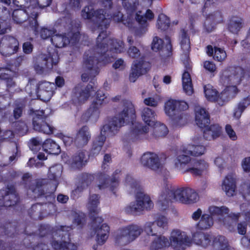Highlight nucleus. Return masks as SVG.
Returning a JSON list of instances; mask_svg holds the SVG:
<instances>
[{"label":"nucleus","instance_id":"nucleus-12","mask_svg":"<svg viewBox=\"0 0 250 250\" xmlns=\"http://www.w3.org/2000/svg\"><path fill=\"white\" fill-rule=\"evenodd\" d=\"M81 25L80 23H70L69 30L64 34H55L51 38L52 43L57 48H62L67 45L74 46L81 38Z\"/></svg>","mask_w":250,"mask_h":250},{"label":"nucleus","instance_id":"nucleus-24","mask_svg":"<svg viewBox=\"0 0 250 250\" xmlns=\"http://www.w3.org/2000/svg\"><path fill=\"white\" fill-rule=\"evenodd\" d=\"M99 223L98 220L95 223H93L91 220V226L95 233H96V241L98 244L103 245L109 237L110 227L106 224L104 223L99 227Z\"/></svg>","mask_w":250,"mask_h":250},{"label":"nucleus","instance_id":"nucleus-28","mask_svg":"<svg viewBox=\"0 0 250 250\" xmlns=\"http://www.w3.org/2000/svg\"><path fill=\"white\" fill-rule=\"evenodd\" d=\"M190 165L191 167L187 168L185 172H189L194 176L202 175L208 167V163L204 160L193 159Z\"/></svg>","mask_w":250,"mask_h":250},{"label":"nucleus","instance_id":"nucleus-2","mask_svg":"<svg viewBox=\"0 0 250 250\" xmlns=\"http://www.w3.org/2000/svg\"><path fill=\"white\" fill-rule=\"evenodd\" d=\"M123 110L116 116L111 118L107 124L103 126L100 134L93 142L89 151V157H96L99 154L106 140V135H114L122 126L130 122L133 125L134 120L136 118L134 105L127 100H123Z\"/></svg>","mask_w":250,"mask_h":250},{"label":"nucleus","instance_id":"nucleus-14","mask_svg":"<svg viewBox=\"0 0 250 250\" xmlns=\"http://www.w3.org/2000/svg\"><path fill=\"white\" fill-rule=\"evenodd\" d=\"M143 231L141 226L132 224L119 229L115 238L117 246H125L135 240Z\"/></svg>","mask_w":250,"mask_h":250},{"label":"nucleus","instance_id":"nucleus-56","mask_svg":"<svg viewBox=\"0 0 250 250\" xmlns=\"http://www.w3.org/2000/svg\"><path fill=\"white\" fill-rule=\"evenodd\" d=\"M51 227L48 225L41 224L39 228V234L40 237H43L50 234Z\"/></svg>","mask_w":250,"mask_h":250},{"label":"nucleus","instance_id":"nucleus-20","mask_svg":"<svg viewBox=\"0 0 250 250\" xmlns=\"http://www.w3.org/2000/svg\"><path fill=\"white\" fill-rule=\"evenodd\" d=\"M19 41L10 36L3 37L0 40V53L5 57L17 53L19 49Z\"/></svg>","mask_w":250,"mask_h":250},{"label":"nucleus","instance_id":"nucleus-18","mask_svg":"<svg viewBox=\"0 0 250 250\" xmlns=\"http://www.w3.org/2000/svg\"><path fill=\"white\" fill-rule=\"evenodd\" d=\"M19 200V195L15 186L13 185H8L6 189L0 190V210L4 208L15 206Z\"/></svg>","mask_w":250,"mask_h":250},{"label":"nucleus","instance_id":"nucleus-26","mask_svg":"<svg viewBox=\"0 0 250 250\" xmlns=\"http://www.w3.org/2000/svg\"><path fill=\"white\" fill-rule=\"evenodd\" d=\"M99 199V195L96 194L90 195L89 198V216L90 219L92 220L93 224L95 223L97 220H98L99 223H102L104 221L102 217L97 216L100 211V208H98V206L100 203Z\"/></svg>","mask_w":250,"mask_h":250},{"label":"nucleus","instance_id":"nucleus-36","mask_svg":"<svg viewBox=\"0 0 250 250\" xmlns=\"http://www.w3.org/2000/svg\"><path fill=\"white\" fill-rule=\"evenodd\" d=\"M108 4V9L111 10L113 7L112 0H105ZM122 5L127 13L131 14L134 13L138 5V0H121Z\"/></svg>","mask_w":250,"mask_h":250},{"label":"nucleus","instance_id":"nucleus-47","mask_svg":"<svg viewBox=\"0 0 250 250\" xmlns=\"http://www.w3.org/2000/svg\"><path fill=\"white\" fill-rule=\"evenodd\" d=\"M170 24V21L167 16L163 13L159 15L157 21L158 29L162 31H166L169 28Z\"/></svg>","mask_w":250,"mask_h":250},{"label":"nucleus","instance_id":"nucleus-49","mask_svg":"<svg viewBox=\"0 0 250 250\" xmlns=\"http://www.w3.org/2000/svg\"><path fill=\"white\" fill-rule=\"evenodd\" d=\"M38 33L36 35L39 34L41 38L43 40H46L49 38H51L53 35L57 33V30L53 27L48 28L45 26L42 27L40 30L38 28Z\"/></svg>","mask_w":250,"mask_h":250},{"label":"nucleus","instance_id":"nucleus-57","mask_svg":"<svg viewBox=\"0 0 250 250\" xmlns=\"http://www.w3.org/2000/svg\"><path fill=\"white\" fill-rule=\"evenodd\" d=\"M24 107V104L21 103L16 104L13 111L14 117L15 119H18L21 116Z\"/></svg>","mask_w":250,"mask_h":250},{"label":"nucleus","instance_id":"nucleus-34","mask_svg":"<svg viewBox=\"0 0 250 250\" xmlns=\"http://www.w3.org/2000/svg\"><path fill=\"white\" fill-rule=\"evenodd\" d=\"M182 151L184 154L196 157L204 154L206 151V147L203 145L188 144L187 146H182Z\"/></svg>","mask_w":250,"mask_h":250},{"label":"nucleus","instance_id":"nucleus-52","mask_svg":"<svg viewBox=\"0 0 250 250\" xmlns=\"http://www.w3.org/2000/svg\"><path fill=\"white\" fill-rule=\"evenodd\" d=\"M227 57L226 51L219 47H214V54L213 59L214 60L218 62H222L225 60Z\"/></svg>","mask_w":250,"mask_h":250},{"label":"nucleus","instance_id":"nucleus-13","mask_svg":"<svg viewBox=\"0 0 250 250\" xmlns=\"http://www.w3.org/2000/svg\"><path fill=\"white\" fill-rule=\"evenodd\" d=\"M108 102L109 99L105 96L104 91L101 90H97L95 92L93 101L89 108L82 114V121L84 123L89 121L96 122L99 118L100 108Z\"/></svg>","mask_w":250,"mask_h":250},{"label":"nucleus","instance_id":"nucleus-60","mask_svg":"<svg viewBox=\"0 0 250 250\" xmlns=\"http://www.w3.org/2000/svg\"><path fill=\"white\" fill-rule=\"evenodd\" d=\"M31 176L29 173H25L21 178V183L26 189H30V183Z\"/></svg>","mask_w":250,"mask_h":250},{"label":"nucleus","instance_id":"nucleus-53","mask_svg":"<svg viewBox=\"0 0 250 250\" xmlns=\"http://www.w3.org/2000/svg\"><path fill=\"white\" fill-rule=\"evenodd\" d=\"M164 44V42L162 39L155 37L151 44V49L155 52H158L163 48Z\"/></svg>","mask_w":250,"mask_h":250},{"label":"nucleus","instance_id":"nucleus-40","mask_svg":"<svg viewBox=\"0 0 250 250\" xmlns=\"http://www.w3.org/2000/svg\"><path fill=\"white\" fill-rule=\"evenodd\" d=\"M212 246L218 250H234L229 246L226 237L222 235L213 239Z\"/></svg>","mask_w":250,"mask_h":250},{"label":"nucleus","instance_id":"nucleus-10","mask_svg":"<svg viewBox=\"0 0 250 250\" xmlns=\"http://www.w3.org/2000/svg\"><path fill=\"white\" fill-rule=\"evenodd\" d=\"M195 122L200 128H205L203 137L207 140H212L220 137L222 134L221 126L218 124H210V115L206 109L200 107L195 111Z\"/></svg>","mask_w":250,"mask_h":250},{"label":"nucleus","instance_id":"nucleus-61","mask_svg":"<svg viewBox=\"0 0 250 250\" xmlns=\"http://www.w3.org/2000/svg\"><path fill=\"white\" fill-rule=\"evenodd\" d=\"M127 53L132 58H136L140 56L139 49L134 46H130L128 49Z\"/></svg>","mask_w":250,"mask_h":250},{"label":"nucleus","instance_id":"nucleus-64","mask_svg":"<svg viewBox=\"0 0 250 250\" xmlns=\"http://www.w3.org/2000/svg\"><path fill=\"white\" fill-rule=\"evenodd\" d=\"M241 45L246 50H250V28L248 30L245 40L241 42Z\"/></svg>","mask_w":250,"mask_h":250},{"label":"nucleus","instance_id":"nucleus-41","mask_svg":"<svg viewBox=\"0 0 250 250\" xmlns=\"http://www.w3.org/2000/svg\"><path fill=\"white\" fill-rule=\"evenodd\" d=\"M59 56L58 52L54 51L52 54L50 52L47 55L43 57L44 66L46 68L53 67V65H56L59 62Z\"/></svg>","mask_w":250,"mask_h":250},{"label":"nucleus","instance_id":"nucleus-15","mask_svg":"<svg viewBox=\"0 0 250 250\" xmlns=\"http://www.w3.org/2000/svg\"><path fill=\"white\" fill-rule=\"evenodd\" d=\"M30 113L33 114L32 124L34 130L46 134H52L56 129L53 126L46 122L48 116L45 114L44 111L30 110Z\"/></svg>","mask_w":250,"mask_h":250},{"label":"nucleus","instance_id":"nucleus-44","mask_svg":"<svg viewBox=\"0 0 250 250\" xmlns=\"http://www.w3.org/2000/svg\"><path fill=\"white\" fill-rule=\"evenodd\" d=\"M208 212L210 215L213 216L224 217L226 215H228L229 210V208L226 206L217 207L211 206L209 207L208 209Z\"/></svg>","mask_w":250,"mask_h":250},{"label":"nucleus","instance_id":"nucleus-4","mask_svg":"<svg viewBox=\"0 0 250 250\" xmlns=\"http://www.w3.org/2000/svg\"><path fill=\"white\" fill-rule=\"evenodd\" d=\"M245 69L240 66H230L223 70L220 76V81L223 85H226L225 89L220 94L218 93L216 102L223 105L238 93L239 90L236 85L239 84L245 78H250V60L245 66Z\"/></svg>","mask_w":250,"mask_h":250},{"label":"nucleus","instance_id":"nucleus-19","mask_svg":"<svg viewBox=\"0 0 250 250\" xmlns=\"http://www.w3.org/2000/svg\"><path fill=\"white\" fill-rule=\"evenodd\" d=\"M140 11L136 13L135 19L138 26L133 27L134 34L135 36L138 37H142L147 31L149 23L147 21H151L154 17L153 13L149 9L146 10L144 15H140Z\"/></svg>","mask_w":250,"mask_h":250},{"label":"nucleus","instance_id":"nucleus-6","mask_svg":"<svg viewBox=\"0 0 250 250\" xmlns=\"http://www.w3.org/2000/svg\"><path fill=\"white\" fill-rule=\"evenodd\" d=\"M121 171L116 169L113 173L112 178H110L109 176L103 172H98L96 174H91L87 173H83L80 176V181L81 184L78 186L73 193L81 192L83 189L87 188L96 177L97 180L99 182L98 188L102 189L107 187H109L110 190L114 194H116V190L119 186V176Z\"/></svg>","mask_w":250,"mask_h":250},{"label":"nucleus","instance_id":"nucleus-9","mask_svg":"<svg viewBox=\"0 0 250 250\" xmlns=\"http://www.w3.org/2000/svg\"><path fill=\"white\" fill-rule=\"evenodd\" d=\"M169 240L164 236H157L151 242L150 250H158L170 245L175 250H184L191 243L189 238L180 230H173Z\"/></svg>","mask_w":250,"mask_h":250},{"label":"nucleus","instance_id":"nucleus-33","mask_svg":"<svg viewBox=\"0 0 250 250\" xmlns=\"http://www.w3.org/2000/svg\"><path fill=\"white\" fill-rule=\"evenodd\" d=\"M62 171V167L59 165H54L49 168L47 173V177L49 180L53 181L55 183L51 192H53L56 190L58 185V180L61 176Z\"/></svg>","mask_w":250,"mask_h":250},{"label":"nucleus","instance_id":"nucleus-51","mask_svg":"<svg viewBox=\"0 0 250 250\" xmlns=\"http://www.w3.org/2000/svg\"><path fill=\"white\" fill-rule=\"evenodd\" d=\"M204 93L206 98L210 101L216 102L217 101L218 91L212 88L204 87Z\"/></svg>","mask_w":250,"mask_h":250},{"label":"nucleus","instance_id":"nucleus-23","mask_svg":"<svg viewBox=\"0 0 250 250\" xmlns=\"http://www.w3.org/2000/svg\"><path fill=\"white\" fill-rule=\"evenodd\" d=\"M167 227V219L165 216H159L154 222H146L144 226V230L148 235L157 236L160 233L159 229Z\"/></svg>","mask_w":250,"mask_h":250},{"label":"nucleus","instance_id":"nucleus-50","mask_svg":"<svg viewBox=\"0 0 250 250\" xmlns=\"http://www.w3.org/2000/svg\"><path fill=\"white\" fill-rule=\"evenodd\" d=\"M52 0H27L26 4L29 3L32 6H35L38 8L39 12V8L43 9L49 6Z\"/></svg>","mask_w":250,"mask_h":250},{"label":"nucleus","instance_id":"nucleus-48","mask_svg":"<svg viewBox=\"0 0 250 250\" xmlns=\"http://www.w3.org/2000/svg\"><path fill=\"white\" fill-rule=\"evenodd\" d=\"M4 70H5V69L0 67V80L5 82L7 90H8L11 87H15L16 83L13 81V77L10 74L4 72Z\"/></svg>","mask_w":250,"mask_h":250},{"label":"nucleus","instance_id":"nucleus-58","mask_svg":"<svg viewBox=\"0 0 250 250\" xmlns=\"http://www.w3.org/2000/svg\"><path fill=\"white\" fill-rule=\"evenodd\" d=\"M188 155V154H185L178 155L177 157V161L178 163L176 162L175 165H177L178 163L180 165H186L190 162H191L192 160H191L189 156Z\"/></svg>","mask_w":250,"mask_h":250},{"label":"nucleus","instance_id":"nucleus-8","mask_svg":"<svg viewBox=\"0 0 250 250\" xmlns=\"http://www.w3.org/2000/svg\"><path fill=\"white\" fill-rule=\"evenodd\" d=\"M180 45L183 51L182 58H184L183 63L185 65V70L182 74V85L183 90L188 95H191L193 93V88L192 80L189 71L191 70L192 67L189 62V53L191 50L189 36L187 31L185 29L181 30L180 36Z\"/></svg>","mask_w":250,"mask_h":250},{"label":"nucleus","instance_id":"nucleus-42","mask_svg":"<svg viewBox=\"0 0 250 250\" xmlns=\"http://www.w3.org/2000/svg\"><path fill=\"white\" fill-rule=\"evenodd\" d=\"M151 126L153 127V135L156 138L164 137L168 134V128L164 124L155 122V125Z\"/></svg>","mask_w":250,"mask_h":250},{"label":"nucleus","instance_id":"nucleus-32","mask_svg":"<svg viewBox=\"0 0 250 250\" xmlns=\"http://www.w3.org/2000/svg\"><path fill=\"white\" fill-rule=\"evenodd\" d=\"M46 205V203H37L32 206L28 210V214L31 219L34 220H42L45 214L47 213L46 211L42 209L43 205Z\"/></svg>","mask_w":250,"mask_h":250},{"label":"nucleus","instance_id":"nucleus-5","mask_svg":"<svg viewBox=\"0 0 250 250\" xmlns=\"http://www.w3.org/2000/svg\"><path fill=\"white\" fill-rule=\"evenodd\" d=\"M198 198V193L190 188H181L174 189L167 187L162 191L157 204L161 210H166L171 202L179 201L183 204H190L196 203Z\"/></svg>","mask_w":250,"mask_h":250},{"label":"nucleus","instance_id":"nucleus-37","mask_svg":"<svg viewBox=\"0 0 250 250\" xmlns=\"http://www.w3.org/2000/svg\"><path fill=\"white\" fill-rule=\"evenodd\" d=\"M243 20L241 18L232 16L229 20L228 29L231 33L238 34L243 27Z\"/></svg>","mask_w":250,"mask_h":250},{"label":"nucleus","instance_id":"nucleus-3","mask_svg":"<svg viewBox=\"0 0 250 250\" xmlns=\"http://www.w3.org/2000/svg\"><path fill=\"white\" fill-rule=\"evenodd\" d=\"M120 9L121 8L119 7L115 11L107 15H106L105 10L103 9L95 10L92 5L86 6L82 10V18L85 20H91L96 25L98 29L102 30L99 35L102 32H105L106 41L104 45L106 46V50H109L110 49L111 46L110 42L112 40L122 42L124 45V50L125 49V45L123 41L114 38H108L106 29L109 26L111 19L117 22H122L124 24L129 28L133 27V22L132 20H125L124 19V16L121 12Z\"/></svg>","mask_w":250,"mask_h":250},{"label":"nucleus","instance_id":"nucleus-46","mask_svg":"<svg viewBox=\"0 0 250 250\" xmlns=\"http://www.w3.org/2000/svg\"><path fill=\"white\" fill-rule=\"evenodd\" d=\"M85 158V155L84 152L82 151L78 152L72 157V165L78 169L82 168L84 165Z\"/></svg>","mask_w":250,"mask_h":250},{"label":"nucleus","instance_id":"nucleus-17","mask_svg":"<svg viewBox=\"0 0 250 250\" xmlns=\"http://www.w3.org/2000/svg\"><path fill=\"white\" fill-rule=\"evenodd\" d=\"M188 108V104L184 101L170 99L165 104V113L172 120L181 119L182 117L180 112L186 110Z\"/></svg>","mask_w":250,"mask_h":250},{"label":"nucleus","instance_id":"nucleus-22","mask_svg":"<svg viewBox=\"0 0 250 250\" xmlns=\"http://www.w3.org/2000/svg\"><path fill=\"white\" fill-rule=\"evenodd\" d=\"M151 63L145 61L143 58L140 60L133 62L131 68V72L129 76L130 82H135L138 77L142 75L146 74L150 69Z\"/></svg>","mask_w":250,"mask_h":250},{"label":"nucleus","instance_id":"nucleus-59","mask_svg":"<svg viewBox=\"0 0 250 250\" xmlns=\"http://www.w3.org/2000/svg\"><path fill=\"white\" fill-rule=\"evenodd\" d=\"M244 198H246V196L250 194V174L242 185V188L241 191Z\"/></svg>","mask_w":250,"mask_h":250},{"label":"nucleus","instance_id":"nucleus-1","mask_svg":"<svg viewBox=\"0 0 250 250\" xmlns=\"http://www.w3.org/2000/svg\"><path fill=\"white\" fill-rule=\"evenodd\" d=\"M105 33L102 32L96 39V45L95 50H89L83 54V65L87 71L81 76L83 82H87L91 78L89 83L85 87L82 83H78L73 89V100L79 104L84 103L89 98L91 92L96 89L97 83L95 77L99 74L100 67L113 61L115 58V55L124 51L123 43L121 41L111 40L110 48L106 50L104 45L106 40Z\"/></svg>","mask_w":250,"mask_h":250},{"label":"nucleus","instance_id":"nucleus-29","mask_svg":"<svg viewBox=\"0 0 250 250\" xmlns=\"http://www.w3.org/2000/svg\"><path fill=\"white\" fill-rule=\"evenodd\" d=\"M223 17L221 13L216 11L208 15L204 22V27L206 31L210 33L214 30L217 24L223 22Z\"/></svg>","mask_w":250,"mask_h":250},{"label":"nucleus","instance_id":"nucleus-21","mask_svg":"<svg viewBox=\"0 0 250 250\" xmlns=\"http://www.w3.org/2000/svg\"><path fill=\"white\" fill-rule=\"evenodd\" d=\"M167 158V156L165 153H162L160 158L156 153L146 152L142 155L140 161L144 167H147L154 170H157L161 167L160 160L165 161Z\"/></svg>","mask_w":250,"mask_h":250},{"label":"nucleus","instance_id":"nucleus-27","mask_svg":"<svg viewBox=\"0 0 250 250\" xmlns=\"http://www.w3.org/2000/svg\"><path fill=\"white\" fill-rule=\"evenodd\" d=\"M54 84L46 81L40 82L37 86L38 96L43 101H49L54 92Z\"/></svg>","mask_w":250,"mask_h":250},{"label":"nucleus","instance_id":"nucleus-62","mask_svg":"<svg viewBox=\"0 0 250 250\" xmlns=\"http://www.w3.org/2000/svg\"><path fill=\"white\" fill-rule=\"evenodd\" d=\"M47 185H44L43 184L42 181H39L36 183V188H38V196L39 197H46V193L45 192L44 188Z\"/></svg>","mask_w":250,"mask_h":250},{"label":"nucleus","instance_id":"nucleus-45","mask_svg":"<svg viewBox=\"0 0 250 250\" xmlns=\"http://www.w3.org/2000/svg\"><path fill=\"white\" fill-rule=\"evenodd\" d=\"M148 129V127L146 125H144L142 123H137L131 130V133L136 139H141V136L147 133Z\"/></svg>","mask_w":250,"mask_h":250},{"label":"nucleus","instance_id":"nucleus-63","mask_svg":"<svg viewBox=\"0 0 250 250\" xmlns=\"http://www.w3.org/2000/svg\"><path fill=\"white\" fill-rule=\"evenodd\" d=\"M225 130L229 138L231 140L235 141L237 140V137L236 134L230 125L228 124L226 125Z\"/></svg>","mask_w":250,"mask_h":250},{"label":"nucleus","instance_id":"nucleus-54","mask_svg":"<svg viewBox=\"0 0 250 250\" xmlns=\"http://www.w3.org/2000/svg\"><path fill=\"white\" fill-rule=\"evenodd\" d=\"M11 3V0H0V18L7 14H9L10 12L7 9Z\"/></svg>","mask_w":250,"mask_h":250},{"label":"nucleus","instance_id":"nucleus-39","mask_svg":"<svg viewBox=\"0 0 250 250\" xmlns=\"http://www.w3.org/2000/svg\"><path fill=\"white\" fill-rule=\"evenodd\" d=\"M155 112L148 107H145L142 112V117L144 122L148 126H153L155 125Z\"/></svg>","mask_w":250,"mask_h":250},{"label":"nucleus","instance_id":"nucleus-43","mask_svg":"<svg viewBox=\"0 0 250 250\" xmlns=\"http://www.w3.org/2000/svg\"><path fill=\"white\" fill-rule=\"evenodd\" d=\"M250 105V95L243 98L234 110V116L239 119L245 109Z\"/></svg>","mask_w":250,"mask_h":250},{"label":"nucleus","instance_id":"nucleus-25","mask_svg":"<svg viewBox=\"0 0 250 250\" xmlns=\"http://www.w3.org/2000/svg\"><path fill=\"white\" fill-rule=\"evenodd\" d=\"M91 138V134L89 127L86 125H83L79 128L75 136V146L77 148H83L86 146Z\"/></svg>","mask_w":250,"mask_h":250},{"label":"nucleus","instance_id":"nucleus-30","mask_svg":"<svg viewBox=\"0 0 250 250\" xmlns=\"http://www.w3.org/2000/svg\"><path fill=\"white\" fill-rule=\"evenodd\" d=\"M215 238L216 237H214L207 233L196 232L193 234L192 240L196 245L205 248L211 244L212 245L213 239Z\"/></svg>","mask_w":250,"mask_h":250},{"label":"nucleus","instance_id":"nucleus-35","mask_svg":"<svg viewBox=\"0 0 250 250\" xmlns=\"http://www.w3.org/2000/svg\"><path fill=\"white\" fill-rule=\"evenodd\" d=\"M42 147L44 151L50 154L58 155L61 151L60 146L51 139H46L42 143Z\"/></svg>","mask_w":250,"mask_h":250},{"label":"nucleus","instance_id":"nucleus-55","mask_svg":"<svg viewBox=\"0 0 250 250\" xmlns=\"http://www.w3.org/2000/svg\"><path fill=\"white\" fill-rule=\"evenodd\" d=\"M86 222L85 217L84 214H77L75 215L73 223L78 228L82 229Z\"/></svg>","mask_w":250,"mask_h":250},{"label":"nucleus","instance_id":"nucleus-38","mask_svg":"<svg viewBox=\"0 0 250 250\" xmlns=\"http://www.w3.org/2000/svg\"><path fill=\"white\" fill-rule=\"evenodd\" d=\"M212 216L210 214L204 213L197 224V228L200 230H206L209 229L213 225Z\"/></svg>","mask_w":250,"mask_h":250},{"label":"nucleus","instance_id":"nucleus-11","mask_svg":"<svg viewBox=\"0 0 250 250\" xmlns=\"http://www.w3.org/2000/svg\"><path fill=\"white\" fill-rule=\"evenodd\" d=\"M25 10L21 9H15L12 14V19L16 24H21L26 20L28 21L27 26L32 29L35 35L38 33V28L39 26L37 19L39 16L38 8L32 6L29 3Z\"/></svg>","mask_w":250,"mask_h":250},{"label":"nucleus","instance_id":"nucleus-7","mask_svg":"<svg viewBox=\"0 0 250 250\" xmlns=\"http://www.w3.org/2000/svg\"><path fill=\"white\" fill-rule=\"evenodd\" d=\"M125 182L132 189H134V192L137 191L136 194V202L131 203L125 208L126 213L137 215L145 209L150 210L153 208V203L150 197L144 192L138 191L140 189V185L138 181L134 180L130 175H127Z\"/></svg>","mask_w":250,"mask_h":250},{"label":"nucleus","instance_id":"nucleus-31","mask_svg":"<svg viewBox=\"0 0 250 250\" xmlns=\"http://www.w3.org/2000/svg\"><path fill=\"white\" fill-rule=\"evenodd\" d=\"M222 188L229 197L234 195L236 192V180L232 174H228L223 180Z\"/></svg>","mask_w":250,"mask_h":250},{"label":"nucleus","instance_id":"nucleus-16","mask_svg":"<svg viewBox=\"0 0 250 250\" xmlns=\"http://www.w3.org/2000/svg\"><path fill=\"white\" fill-rule=\"evenodd\" d=\"M71 228L69 226H61L58 229L60 235L62 236V241L54 240L52 241V246L55 250H77V246L70 242Z\"/></svg>","mask_w":250,"mask_h":250}]
</instances>
